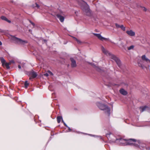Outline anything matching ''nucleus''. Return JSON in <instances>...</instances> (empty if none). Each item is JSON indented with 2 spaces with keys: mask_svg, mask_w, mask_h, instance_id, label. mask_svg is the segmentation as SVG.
<instances>
[{
  "mask_svg": "<svg viewBox=\"0 0 150 150\" xmlns=\"http://www.w3.org/2000/svg\"><path fill=\"white\" fill-rule=\"evenodd\" d=\"M64 123V125H65V126H67V125L66 124H65V122H64V123Z\"/></svg>",
  "mask_w": 150,
  "mask_h": 150,
  "instance_id": "58836bf2",
  "label": "nucleus"
},
{
  "mask_svg": "<svg viewBox=\"0 0 150 150\" xmlns=\"http://www.w3.org/2000/svg\"><path fill=\"white\" fill-rule=\"evenodd\" d=\"M90 64L92 65L93 67H95L96 68V69L98 71H100V69L98 68V67H97L94 64L90 63Z\"/></svg>",
  "mask_w": 150,
  "mask_h": 150,
  "instance_id": "4be33fe9",
  "label": "nucleus"
},
{
  "mask_svg": "<svg viewBox=\"0 0 150 150\" xmlns=\"http://www.w3.org/2000/svg\"><path fill=\"white\" fill-rule=\"evenodd\" d=\"M2 45V42L0 41V45Z\"/></svg>",
  "mask_w": 150,
  "mask_h": 150,
  "instance_id": "e433bc0d",
  "label": "nucleus"
},
{
  "mask_svg": "<svg viewBox=\"0 0 150 150\" xmlns=\"http://www.w3.org/2000/svg\"><path fill=\"white\" fill-rule=\"evenodd\" d=\"M29 85L27 81H25V88H27L28 87V86Z\"/></svg>",
  "mask_w": 150,
  "mask_h": 150,
  "instance_id": "393cba45",
  "label": "nucleus"
},
{
  "mask_svg": "<svg viewBox=\"0 0 150 150\" xmlns=\"http://www.w3.org/2000/svg\"><path fill=\"white\" fill-rule=\"evenodd\" d=\"M19 69H20L21 68V67L20 66H19Z\"/></svg>",
  "mask_w": 150,
  "mask_h": 150,
  "instance_id": "c03bdc74",
  "label": "nucleus"
},
{
  "mask_svg": "<svg viewBox=\"0 0 150 150\" xmlns=\"http://www.w3.org/2000/svg\"><path fill=\"white\" fill-rule=\"evenodd\" d=\"M71 62V65L72 68H75L76 67L77 64L75 60L72 58H70Z\"/></svg>",
  "mask_w": 150,
  "mask_h": 150,
  "instance_id": "9b49d317",
  "label": "nucleus"
},
{
  "mask_svg": "<svg viewBox=\"0 0 150 150\" xmlns=\"http://www.w3.org/2000/svg\"><path fill=\"white\" fill-rule=\"evenodd\" d=\"M78 2L79 4H82L81 8L84 13L87 16H91L92 14L87 4L82 0H79Z\"/></svg>",
  "mask_w": 150,
  "mask_h": 150,
  "instance_id": "f257e3e1",
  "label": "nucleus"
},
{
  "mask_svg": "<svg viewBox=\"0 0 150 150\" xmlns=\"http://www.w3.org/2000/svg\"><path fill=\"white\" fill-rule=\"evenodd\" d=\"M29 75L31 76L30 77L29 79H31L36 77L37 75V74L36 72L32 70L29 72Z\"/></svg>",
  "mask_w": 150,
  "mask_h": 150,
  "instance_id": "1a4fd4ad",
  "label": "nucleus"
},
{
  "mask_svg": "<svg viewBox=\"0 0 150 150\" xmlns=\"http://www.w3.org/2000/svg\"><path fill=\"white\" fill-rule=\"evenodd\" d=\"M57 122L58 123H59L61 120H62V117L61 116H58L57 118Z\"/></svg>",
  "mask_w": 150,
  "mask_h": 150,
  "instance_id": "412c9836",
  "label": "nucleus"
},
{
  "mask_svg": "<svg viewBox=\"0 0 150 150\" xmlns=\"http://www.w3.org/2000/svg\"><path fill=\"white\" fill-rule=\"evenodd\" d=\"M14 100L16 102H18V98L17 97H16L14 98Z\"/></svg>",
  "mask_w": 150,
  "mask_h": 150,
  "instance_id": "bb28decb",
  "label": "nucleus"
},
{
  "mask_svg": "<svg viewBox=\"0 0 150 150\" xmlns=\"http://www.w3.org/2000/svg\"><path fill=\"white\" fill-rule=\"evenodd\" d=\"M96 105L100 110L104 111L105 113L108 115H109L110 110L107 106L100 102L97 103Z\"/></svg>",
  "mask_w": 150,
  "mask_h": 150,
  "instance_id": "7ed1b4c3",
  "label": "nucleus"
},
{
  "mask_svg": "<svg viewBox=\"0 0 150 150\" xmlns=\"http://www.w3.org/2000/svg\"><path fill=\"white\" fill-rule=\"evenodd\" d=\"M148 108L147 107L144 106V107H140V111L141 112H142L146 110H147Z\"/></svg>",
  "mask_w": 150,
  "mask_h": 150,
  "instance_id": "aec40b11",
  "label": "nucleus"
},
{
  "mask_svg": "<svg viewBox=\"0 0 150 150\" xmlns=\"http://www.w3.org/2000/svg\"><path fill=\"white\" fill-rule=\"evenodd\" d=\"M64 123V125H65V126H67V125L66 124H65V122H64V123Z\"/></svg>",
  "mask_w": 150,
  "mask_h": 150,
  "instance_id": "4c0bfd02",
  "label": "nucleus"
},
{
  "mask_svg": "<svg viewBox=\"0 0 150 150\" xmlns=\"http://www.w3.org/2000/svg\"><path fill=\"white\" fill-rule=\"evenodd\" d=\"M48 72L50 75H53L51 71H48Z\"/></svg>",
  "mask_w": 150,
  "mask_h": 150,
  "instance_id": "2f4dec72",
  "label": "nucleus"
},
{
  "mask_svg": "<svg viewBox=\"0 0 150 150\" xmlns=\"http://www.w3.org/2000/svg\"><path fill=\"white\" fill-rule=\"evenodd\" d=\"M29 22L33 25H35V24L33 23L30 20Z\"/></svg>",
  "mask_w": 150,
  "mask_h": 150,
  "instance_id": "7c9ffc66",
  "label": "nucleus"
},
{
  "mask_svg": "<svg viewBox=\"0 0 150 150\" xmlns=\"http://www.w3.org/2000/svg\"><path fill=\"white\" fill-rule=\"evenodd\" d=\"M44 75L46 76H49L48 74L47 73L44 74Z\"/></svg>",
  "mask_w": 150,
  "mask_h": 150,
  "instance_id": "473e14b6",
  "label": "nucleus"
},
{
  "mask_svg": "<svg viewBox=\"0 0 150 150\" xmlns=\"http://www.w3.org/2000/svg\"><path fill=\"white\" fill-rule=\"evenodd\" d=\"M9 38L11 41L15 43H18L19 42V38L16 37L14 36L10 35Z\"/></svg>",
  "mask_w": 150,
  "mask_h": 150,
  "instance_id": "0eeeda50",
  "label": "nucleus"
},
{
  "mask_svg": "<svg viewBox=\"0 0 150 150\" xmlns=\"http://www.w3.org/2000/svg\"><path fill=\"white\" fill-rule=\"evenodd\" d=\"M62 122L63 123H64V121H63V119H62Z\"/></svg>",
  "mask_w": 150,
  "mask_h": 150,
  "instance_id": "a19ab883",
  "label": "nucleus"
},
{
  "mask_svg": "<svg viewBox=\"0 0 150 150\" xmlns=\"http://www.w3.org/2000/svg\"><path fill=\"white\" fill-rule=\"evenodd\" d=\"M139 143V141L137 140L134 139H127V145H134L136 146V145H138L137 143Z\"/></svg>",
  "mask_w": 150,
  "mask_h": 150,
  "instance_id": "20e7f679",
  "label": "nucleus"
},
{
  "mask_svg": "<svg viewBox=\"0 0 150 150\" xmlns=\"http://www.w3.org/2000/svg\"><path fill=\"white\" fill-rule=\"evenodd\" d=\"M32 6L33 8H35V4L34 5H32Z\"/></svg>",
  "mask_w": 150,
  "mask_h": 150,
  "instance_id": "f704fd0d",
  "label": "nucleus"
},
{
  "mask_svg": "<svg viewBox=\"0 0 150 150\" xmlns=\"http://www.w3.org/2000/svg\"><path fill=\"white\" fill-rule=\"evenodd\" d=\"M115 26L117 28H120V25H119L117 24V23H115Z\"/></svg>",
  "mask_w": 150,
  "mask_h": 150,
  "instance_id": "a878e982",
  "label": "nucleus"
},
{
  "mask_svg": "<svg viewBox=\"0 0 150 150\" xmlns=\"http://www.w3.org/2000/svg\"><path fill=\"white\" fill-rule=\"evenodd\" d=\"M73 38L76 40L77 39L76 38L74 37H73Z\"/></svg>",
  "mask_w": 150,
  "mask_h": 150,
  "instance_id": "c9c22d12",
  "label": "nucleus"
},
{
  "mask_svg": "<svg viewBox=\"0 0 150 150\" xmlns=\"http://www.w3.org/2000/svg\"><path fill=\"white\" fill-rule=\"evenodd\" d=\"M120 92L121 94L124 95H126L127 94V92L123 89L120 90Z\"/></svg>",
  "mask_w": 150,
  "mask_h": 150,
  "instance_id": "a211bd4d",
  "label": "nucleus"
},
{
  "mask_svg": "<svg viewBox=\"0 0 150 150\" xmlns=\"http://www.w3.org/2000/svg\"><path fill=\"white\" fill-rule=\"evenodd\" d=\"M138 145H136V146H139V148L141 149H143L144 150H146L147 149V148L146 147V146L145 144L143 143H141L139 141V143H137Z\"/></svg>",
  "mask_w": 150,
  "mask_h": 150,
  "instance_id": "6e6552de",
  "label": "nucleus"
},
{
  "mask_svg": "<svg viewBox=\"0 0 150 150\" xmlns=\"http://www.w3.org/2000/svg\"><path fill=\"white\" fill-rule=\"evenodd\" d=\"M120 28L123 31H125V28L124 27L123 25H120Z\"/></svg>",
  "mask_w": 150,
  "mask_h": 150,
  "instance_id": "b1692460",
  "label": "nucleus"
},
{
  "mask_svg": "<svg viewBox=\"0 0 150 150\" xmlns=\"http://www.w3.org/2000/svg\"><path fill=\"white\" fill-rule=\"evenodd\" d=\"M123 47L125 49V47L124 46H123Z\"/></svg>",
  "mask_w": 150,
  "mask_h": 150,
  "instance_id": "79ce46f5",
  "label": "nucleus"
},
{
  "mask_svg": "<svg viewBox=\"0 0 150 150\" xmlns=\"http://www.w3.org/2000/svg\"><path fill=\"white\" fill-rule=\"evenodd\" d=\"M44 41L45 42H46V40H44Z\"/></svg>",
  "mask_w": 150,
  "mask_h": 150,
  "instance_id": "37998d69",
  "label": "nucleus"
},
{
  "mask_svg": "<svg viewBox=\"0 0 150 150\" xmlns=\"http://www.w3.org/2000/svg\"><path fill=\"white\" fill-rule=\"evenodd\" d=\"M106 135L108 138V139H109L110 141H112V142H115V139H114V138H115V137L111 132H109V133L107 134Z\"/></svg>",
  "mask_w": 150,
  "mask_h": 150,
  "instance_id": "9d476101",
  "label": "nucleus"
},
{
  "mask_svg": "<svg viewBox=\"0 0 150 150\" xmlns=\"http://www.w3.org/2000/svg\"><path fill=\"white\" fill-rule=\"evenodd\" d=\"M93 34L94 35L98 37V38L100 40H108V38H105L103 37L100 34L95 33H93Z\"/></svg>",
  "mask_w": 150,
  "mask_h": 150,
  "instance_id": "f8f14e48",
  "label": "nucleus"
},
{
  "mask_svg": "<svg viewBox=\"0 0 150 150\" xmlns=\"http://www.w3.org/2000/svg\"><path fill=\"white\" fill-rule=\"evenodd\" d=\"M0 59L3 67H6L7 69H10L9 65L11 64L10 63L6 62V60L3 57H0Z\"/></svg>",
  "mask_w": 150,
  "mask_h": 150,
  "instance_id": "39448f33",
  "label": "nucleus"
},
{
  "mask_svg": "<svg viewBox=\"0 0 150 150\" xmlns=\"http://www.w3.org/2000/svg\"><path fill=\"white\" fill-rule=\"evenodd\" d=\"M64 123V125H65V126H67V125L66 124H65V122H64V123Z\"/></svg>",
  "mask_w": 150,
  "mask_h": 150,
  "instance_id": "ea45409f",
  "label": "nucleus"
},
{
  "mask_svg": "<svg viewBox=\"0 0 150 150\" xmlns=\"http://www.w3.org/2000/svg\"><path fill=\"white\" fill-rule=\"evenodd\" d=\"M134 46L132 45L131 46L129 47H128L127 49H128V50H131L132 49H133L134 48Z\"/></svg>",
  "mask_w": 150,
  "mask_h": 150,
  "instance_id": "5701e85b",
  "label": "nucleus"
},
{
  "mask_svg": "<svg viewBox=\"0 0 150 150\" xmlns=\"http://www.w3.org/2000/svg\"><path fill=\"white\" fill-rule=\"evenodd\" d=\"M35 7H37L38 8H39L40 7V6L37 4L36 3L35 4Z\"/></svg>",
  "mask_w": 150,
  "mask_h": 150,
  "instance_id": "cd10ccee",
  "label": "nucleus"
},
{
  "mask_svg": "<svg viewBox=\"0 0 150 150\" xmlns=\"http://www.w3.org/2000/svg\"><path fill=\"white\" fill-rule=\"evenodd\" d=\"M76 41L78 43H81V41L80 40H79L78 39L76 40Z\"/></svg>",
  "mask_w": 150,
  "mask_h": 150,
  "instance_id": "c756f323",
  "label": "nucleus"
},
{
  "mask_svg": "<svg viewBox=\"0 0 150 150\" xmlns=\"http://www.w3.org/2000/svg\"><path fill=\"white\" fill-rule=\"evenodd\" d=\"M1 18L2 20L6 21L9 23H11V21L10 20H8V19L4 16H1Z\"/></svg>",
  "mask_w": 150,
  "mask_h": 150,
  "instance_id": "6ab92c4d",
  "label": "nucleus"
},
{
  "mask_svg": "<svg viewBox=\"0 0 150 150\" xmlns=\"http://www.w3.org/2000/svg\"><path fill=\"white\" fill-rule=\"evenodd\" d=\"M142 59L147 63H150V60L146 57V55H143L141 57Z\"/></svg>",
  "mask_w": 150,
  "mask_h": 150,
  "instance_id": "ddd939ff",
  "label": "nucleus"
},
{
  "mask_svg": "<svg viewBox=\"0 0 150 150\" xmlns=\"http://www.w3.org/2000/svg\"><path fill=\"white\" fill-rule=\"evenodd\" d=\"M101 49L102 52L104 54L107 55L111 56V58L115 60L118 65L120 64V60L115 56L112 55L108 50L105 49L103 46H101Z\"/></svg>",
  "mask_w": 150,
  "mask_h": 150,
  "instance_id": "f03ea898",
  "label": "nucleus"
},
{
  "mask_svg": "<svg viewBox=\"0 0 150 150\" xmlns=\"http://www.w3.org/2000/svg\"><path fill=\"white\" fill-rule=\"evenodd\" d=\"M126 32L129 35L131 36H134L135 35V33L132 30H127Z\"/></svg>",
  "mask_w": 150,
  "mask_h": 150,
  "instance_id": "2eb2a0df",
  "label": "nucleus"
},
{
  "mask_svg": "<svg viewBox=\"0 0 150 150\" xmlns=\"http://www.w3.org/2000/svg\"><path fill=\"white\" fill-rule=\"evenodd\" d=\"M142 8H143V11H146L147 9L145 8L144 7H143Z\"/></svg>",
  "mask_w": 150,
  "mask_h": 150,
  "instance_id": "c85d7f7f",
  "label": "nucleus"
},
{
  "mask_svg": "<svg viewBox=\"0 0 150 150\" xmlns=\"http://www.w3.org/2000/svg\"><path fill=\"white\" fill-rule=\"evenodd\" d=\"M57 18H59L61 22H63L64 20V18L63 16H61L59 14H58L57 15Z\"/></svg>",
  "mask_w": 150,
  "mask_h": 150,
  "instance_id": "dca6fc26",
  "label": "nucleus"
},
{
  "mask_svg": "<svg viewBox=\"0 0 150 150\" xmlns=\"http://www.w3.org/2000/svg\"><path fill=\"white\" fill-rule=\"evenodd\" d=\"M27 43V42L26 41L23 40L19 39V45H23Z\"/></svg>",
  "mask_w": 150,
  "mask_h": 150,
  "instance_id": "f3484780",
  "label": "nucleus"
},
{
  "mask_svg": "<svg viewBox=\"0 0 150 150\" xmlns=\"http://www.w3.org/2000/svg\"><path fill=\"white\" fill-rule=\"evenodd\" d=\"M144 61H143L142 59L139 60L137 63L139 67H141L143 69H144L146 68V67L144 64Z\"/></svg>",
  "mask_w": 150,
  "mask_h": 150,
  "instance_id": "423d86ee",
  "label": "nucleus"
},
{
  "mask_svg": "<svg viewBox=\"0 0 150 150\" xmlns=\"http://www.w3.org/2000/svg\"><path fill=\"white\" fill-rule=\"evenodd\" d=\"M10 63H14V61H13V60H11V62H10Z\"/></svg>",
  "mask_w": 150,
  "mask_h": 150,
  "instance_id": "72a5a7b5",
  "label": "nucleus"
},
{
  "mask_svg": "<svg viewBox=\"0 0 150 150\" xmlns=\"http://www.w3.org/2000/svg\"><path fill=\"white\" fill-rule=\"evenodd\" d=\"M119 140L120 143L123 145H127V140L120 138L119 139Z\"/></svg>",
  "mask_w": 150,
  "mask_h": 150,
  "instance_id": "4468645a",
  "label": "nucleus"
}]
</instances>
